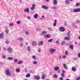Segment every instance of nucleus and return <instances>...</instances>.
I'll return each mask as SVG.
<instances>
[{"mask_svg":"<svg viewBox=\"0 0 80 80\" xmlns=\"http://www.w3.org/2000/svg\"><path fill=\"white\" fill-rule=\"evenodd\" d=\"M73 12H74V13H77V8L74 9L73 10Z\"/></svg>","mask_w":80,"mask_h":80,"instance_id":"23","label":"nucleus"},{"mask_svg":"<svg viewBox=\"0 0 80 80\" xmlns=\"http://www.w3.org/2000/svg\"><path fill=\"white\" fill-rule=\"evenodd\" d=\"M5 30L6 33L8 34L9 33V29H8V28L7 27H5Z\"/></svg>","mask_w":80,"mask_h":80,"instance_id":"8","label":"nucleus"},{"mask_svg":"<svg viewBox=\"0 0 80 80\" xmlns=\"http://www.w3.org/2000/svg\"><path fill=\"white\" fill-rule=\"evenodd\" d=\"M80 5V2H78L76 4V6H79V5Z\"/></svg>","mask_w":80,"mask_h":80,"instance_id":"39","label":"nucleus"},{"mask_svg":"<svg viewBox=\"0 0 80 80\" xmlns=\"http://www.w3.org/2000/svg\"><path fill=\"white\" fill-rule=\"evenodd\" d=\"M20 46L21 47H22L23 46V43L22 42H21V44H20Z\"/></svg>","mask_w":80,"mask_h":80,"instance_id":"38","label":"nucleus"},{"mask_svg":"<svg viewBox=\"0 0 80 80\" xmlns=\"http://www.w3.org/2000/svg\"><path fill=\"white\" fill-rule=\"evenodd\" d=\"M63 67L66 70H68V67H67V66H66V64H63Z\"/></svg>","mask_w":80,"mask_h":80,"instance_id":"17","label":"nucleus"},{"mask_svg":"<svg viewBox=\"0 0 80 80\" xmlns=\"http://www.w3.org/2000/svg\"><path fill=\"white\" fill-rule=\"evenodd\" d=\"M33 65H36V64H37V62L36 61H34L33 62Z\"/></svg>","mask_w":80,"mask_h":80,"instance_id":"36","label":"nucleus"},{"mask_svg":"<svg viewBox=\"0 0 80 80\" xmlns=\"http://www.w3.org/2000/svg\"><path fill=\"white\" fill-rule=\"evenodd\" d=\"M56 43L58 45L59 44V41H56Z\"/></svg>","mask_w":80,"mask_h":80,"instance_id":"50","label":"nucleus"},{"mask_svg":"<svg viewBox=\"0 0 80 80\" xmlns=\"http://www.w3.org/2000/svg\"><path fill=\"white\" fill-rule=\"evenodd\" d=\"M16 71L17 73H19L20 70V69H19V68H17L16 69Z\"/></svg>","mask_w":80,"mask_h":80,"instance_id":"28","label":"nucleus"},{"mask_svg":"<svg viewBox=\"0 0 80 80\" xmlns=\"http://www.w3.org/2000/svg\"><path fill=\"white\" fill-rule=\"evenodd\" d=\"M29 34V32H25L26 35H28Z\"/></svg>","mask_w":80,"mask_h":80,"instance_id":"60","label":"nucleus"},{"mask_svg":"<svg viewBox=\"0 0 80 80\" xmlns=\"http://www.w3.org/2000/svg\"><path fill=\"white\" fill-rule=\"evenodd\" d=\"M66 35L68 37H70V31H69L68 32L66 33Z\"/></svg>","mask_w":80,"mask_h":80,"instance_id":"16","label":"nucleus"},{"mask_svg":"<svg viewBox=\"0 0 80 80\" xmlns=\"http://www.w3.org/2000/svg\"><path fill=\"white\" fill-rule=\"evenodd\" d=\"M77 10L78 12H80V8H77Z\"/></svg>","mask_w":80,"mask_h":80,"instance_id":"47","label":"nucleus"},{"mask_svg":"<svg viewBox=\"0 0 80 80\" xmlns=\"http://www.w3.org/2000/svg\"><path fill=\"white\" fill-rule=\"evenodd\" d=\"M68 52L67 51H66L65 52V55H68Z\"/></svg>","mask_w":80,"mask_h":80,"instance_id":"43","label":"nucleus"},{"mask_svg":"<svg viewBox=\"0 0 80 80\" xmlns=\"http://www.w3.org/2000/svg\"><path fill=\"white\" fill-rule=\"evenodd\" d=\"M17 24H18V25L20 24V21H18L17 22Z\"/></svg>","mask_w":80,"mask_h":80,"instance_id":"56","label":"nucleus"},{"mask_svg":"<svg viewBox=\"0 0 80 80\" xmlns=\"http://www.w3.org/2000/svg\"><path fill=\"white\" fill-rule=\"evenodd\" d=\"M5 74L8 76H10L11 75V74L10 70L8 69H6L5 71Z\"/></svg>","mask_w":80,"mask_h":80,"instance_id":"1","label":"nucleus"},{"mask_svg":"<svg viewBox=\"0 0 80 80\" xmlns=\"http://www.w3.org/2000/svg\"><path fill=\"white\" fill-rule=\"evenodd\" d=\"M56 25H57V20H54V22L53 24V26H54V27H56Z\"/></svg>","mask_w":80,"mask_h":80,"instance_id":"21","label":"nucleus"},{"mask_svg":"<svg viewBox=\"0 0 80 80\" xmlns=\"http://www.w3.org/2000/svg\"><path fill=\"white\" fill-rule=\"evenodd\" d=\"M27 49L28 52H30V50H31V48H30V46L28 47Z\"/></svg>","mask_w":80,"mask_h":80,"instance_id":"29","label":"nucleus"},{"mask_svg":"<svg viewBox=\"0 0 80 80\" xmlns=\"http://www.w3.org/2000/svg\"><path fill=\"white\" fill-rule=\"evenodd\" d=\"M43 45V41H40L38 44V45L39 46H41V45Z\"/></svg>","mask_w":80,"mask_h":80,"instance_id":"9","label":"nucleus"},{"mask_svg":"<svg viewBox=\"0 0 80 80\" xmlns=\"http://www.w3.org/2000/svg\"><path fill=\"white\" fill-rule=\"evenodd\" d=\"M65 40H70V38L68 37H65L64 38Z\"/></svg>","mask_w":80,"mask_h":80,"instance_id":"19","label":"nucleus"},{"mask_svg":"<svg viewBox=\"0 0 80 80\" xmlns=\"http://www.w3.org/2000/svg\"><path fill=\"white\" fill-rule=\"evenodd\" d=\"M2 58L4 59H5V58H6V56L5 55L2 56Z\"/></svg>","mask_w":80,"mask_h":80,"instance_id":"54","label":"nucleus"},{"mask_svg":"<svg viewBox=\"0 0 80 80\" xmlns=\"http://www.w3.org/2000/svg\"><path fill=\"white\" fill-rule=\"evenodd\" d=\"M35 8H33V7H32L30 9L31 10H35Z\"/></svg>","mask_w":80,"mask_h":80,"instance_id":"44","label":"nucleus"},{"mask_svg":"<svg viewBox=\"0 0 80 80\" xmlns=\"http://www.w3.org/2000/svg\"><path fill=\"white\" fill-rule=\"evenodd\" d=\"M34 78L35 79V80H40V77L39 76H37L36 75L34 76Z\"/></svg>","mask_w":80,"mask_h":80,"instance_id":"5","label":"nucleus"},{"mask_svg":"<svg viewBox=\"0 0 80 80\" xmlns=\"http://www.w3.org/2000/svg\"><path fill=\"white\" fill-rule=\"evenodd\" d=\"M27 18L28 20H30V18L29 16L27 17Z\"/></svg>","mask_w":80,"mask_h":80,"instance_id":"64","label":"nucleus"},{"mask_svg":"<svg viewBox=\"0 0 80 80\" xmlns=\"http://www.w3.org/2000/svg\"><path fill=\"white\" fill-rule=\"evenodd\" d=\"M72 69L73 72H76V70H77V68H75L74 67H72Z\"/></svg>","mask_w":80,"mask_h":80,"instance_id":"15","label":"nucleus"},{"mask_svg":"<svg viewBox=\"0 0 80 80\" xmlns=\"http://www.w3.org/2000/svg\"><path fill=\"white\" fill-rule=\"evenodd\" d=\"M57 71V72H58V73H60L61 72V70H58V71Z\"/></svg>","mask_w":80,"mask_h":80,"instance_id":"42","label":"nucleus"},{"mask_svg":"<svg viewBox=\"0 0 80 80\" xmlns=\"http://www.w3.org/2000/svg\"><path fill=\"white\" fill-rule=\"evenodd\" d=\"M42 8H44V9H46V10H48L49 8V7L48 6H47L42 5Z\"/></svg>","mask_w":80,"mask_h":80,"instance_id":"4","label":"nucleus"},{"mask_svg":"<svg viewBox=\"0 0 80 80\" xmlns=\"http://www.w3.org/2000/svg\"><path fill=\"white\" fill-rule=\"evenodd\" d=\"M60 80H63V78L61 77L59 78Z\"/></svg>","mask_w":80,"mask_h":80,"instance_id":"58","label":"nucleus"},{"mask_svg":"<svg viewBox=\"0 0 80 80\" xmlns=\"http://www.w3.org/2000/svg\"><path fill=\"white\" fill-rule=\"evenodd\" d=\"M25 43L26 45H28V42H25Z\"/></svg>","mask_w":80,"mask_h":80,"instance_id":"62","label":"nucleus"},{"mask_svg":"<svg viewBox=\"0 0 80 80\" xmlns=\"http://www.w3.org/2000/svg\"><path fill=\"white\" fill-rule=\"evenodd\" d=\"M61 76L62 77H65V74L63 73H61Z\"/></svg>","mask_w":80,"mask_h":80,"instance_id":"40","label":"nucleus"},{"mask_svg":"<svg viewBox=\"0 0 80 80\" xmlns=\"http://www.w3.org/2000/svg\"><path fill=\"white\" fill-rule=\"evenodd\" d=\"M65 71L64 70H62V73L65 74Z\"/></svg>","mask_w":80,"mask_h":80,"instance_id":"61","label":"nucleus"},{"mask_svg":"<svg viewBox=\"0 0 80 80\" xmlns=\"http://www.w3.org/2000/svg\"><path fill=\"white\" fill-rule=\"evenodd\" d=\"M69 48L73 50V45L72 44L69 45Z\"/></svg>","mask_w":80,"mask_h":80,"instance_id":"22","label":"nucleus"},{"mask_svg":"<svg viewBox=\"0 0 80 80\" xmlns=\"http://www.w3.org/2000/svg\"><path fill=\"white\" fill-rule=\"evenodd\" d=\"M53 78H58V75L57 74H55L54 75H53Z\"/></svg>","mask_w":80,"mask_h":80,"instance_id":"24","label":"nucleus"},{"mask_svg":"<svg viewBox=\"0 0 80 80\" xmlns=\"http://www.w3.org/2000/svg\"><path fill=\"white\" fill-rule=\"evenodd\" d=\"M58 3V1H57V0H53V4H54V5H57Z\"/></svg>","mask_w":80,"mask_h":80,"instance_id":"10","label":"nucleus"},{"mask_svg":"<svg viewBox=\"0 0 80 80\" xmlns=\"http://www.w3.org/2000/svg\"><path fill=\"white\" fill-rule=\"evenodd\" d=\"M7 50L9 53H11L12 52H13V49L11 48H8Z\"/></svg>","mask_w":80,"mask_h":80,"instance_id":"2","label":"nucleus"},{"mask_svg":"<svg viewBox=\"0 0 80 80\" xmlns=\"http://www.w3.org/2000/svg\"><path fill=\"white\" fill-rule=\"evenodd\" d=\"M18 40H19V41H23L24 39L23 38H22L19 37L17 39Z\"/></svg>","mask_w":80,"mask_h":80,"instance_id":"12","label":"nucleus"},{"mask_svg":"<svg viewBox=\"0 0 80 80\" xmlns=\"http://www.w3.org/2000/svg\"><path fill=\"white\" fill-rule=\"evenodd\" d=\"M78 57L79 58L80 57V53H78Z\"/></svg>","mask_w":80,"mask_h":80,"instance_id":"63","label":"nucleus"},{"mask_svg":"<svg viewBox=\"0 0 80 80\" xmlns=\"http://www.w3.org/2000/svg\"><path fill=\"white\" fill-rule=\"evenodd\" d=\"M14 25V24L13 23L9 24L10 27H13Z\"/></svg>","mask_w":80,"mask_h":80,"instance_id":"34","label":"nucleus"},{"mask_svg":"<svg viewBox=\"0 0 80 80\" xmlns=\"http://www.w3.org/2000/svg\"><path fill=\"white\" fill-rule=\"evenodd\" d=\"M38 14H36L34 15V18L35 19H36L37 18H38Z\"/></svg>","mask_w":80,"mask_h":80,"instance_id":"20","label":"nucleus"},{"mask_svg":"<svg viewBox=\"0 0 80 80\" xmlns=\"http://www.w3.org/2000/svg\"><path fill=\"white\" fill-rule=\"evenodd\" d=\"M25 72H27V68H25Z\"/></svg>","mask_w":80,"mask_h":80,"instance_id":"59","label":"nucleus"},{"mask_svg":"<svg viewBox=\"0 0 80 80\" xmlns=\"http://www.w3.org/2000/svg\"><path fill=\"white\" fill-rule=\"evenodd\" d=\"M76 80H80V76H79L78 78H76Z\"/></svg>","mask_w":80,"mask_h":80,"instance_id":"53","label":"nucleus"},{"mask_svg":"<svg viewBox=\"0 0 80 80\" xmlns=\"http://www.w3.org/2000/svg\"><path fill=\"white\" fill-rule=\"evenodd\" d=\"M42 18H41V20H42V19H45V17L44 16H42Z\"/></svg>","mask_w":80,"mask_h":80,"instance_id":"51","label":"nucleus"},{"mask_svg":"<svg viewBox=\"0 0 80 80\" xmlns=\"http://www.w3.org/2000/svg\"><path fill=\"white\" fill-rule=\"evenodd\" d=\"M44 37L46 38H50L51 37V35L49 34H48L46 35V36H45Z\"/></svg>","mask_w":80,"mask_h":80,"instance_id":"13","label":"nucleus"},{"mask_svg":"<svg viewBox=\"0 0 80 80\" xmlns=\"http://www.w3.org/2000/svg\"><path fill=\"white\" fill-rule=\"evenodd\" d=\"M59 69H60V68H59V67L57 66L54 67V70L55 71H58V70Z\"/></svg>","mask_w":80,"mask_h":80,"instance_id":"11","label":"nucleus"},{"mask_svg":"<svg viewBox=\"0 0 80 80\" xmlns=\"http://www.w3.org/2000/svg\"><path fill=\"white\" fill-rule=\"evenodd\" d=\"M13 59V58L12 57H8V58H7V60H12Z\"/></svg>","mask_w":80,"mask_h":80,"instance_id":"18","label":"nucleus"},{"mask_svg":"<svg viewBox=\"0 0 80 80\" xmlns=\"http://www.w3.org/2000/svg\"><path fill=\"white\" fill-rule=\"evenodd\" d=\"M59 30L60 31H61V32H64L65 30V28L63 27H60L59 28Z\"/></svg>","mask_w":80,"mask_h":80,"instance_id":"6","label":"nucleus"},{"mask_svg":"<svg viewBox=\"0 0 80 80\" xmlns=\"http://www.w3.org/2000/svg\"><path fill=\"white\" fill-rule=\"evenodd\" d=\"M49 50L50 52H51V54H52L53 53V52H55L56 51V49H53V48H52L51 49H50Z\"/></svg>","mask_w":80,"mask_h":80,"instance_id":"3","label":"nucleus"},{"mask_svg":"<svg viewBox=\"0 0 80 80\" xmlns=\"http://www.w3.org/2000/svg\"><path fill=\"white\" fill-rule=\"evenodd\" d=\"M18 59H15L14 60V62H18Z\"/></svg>","mask_w":80,"mask_h":80,"instance_id":"41","label":"nucleus"},{"mask_svg":"<svg viewBox=\"0 0 80 80\" xmlns=\"http://www.w3.org/2000/svg\"><path fill=\"white\" fill-rule=\"evenodd\" d=\"M9 43H10V41H9L7 39L6 40V44H7V45H8V44H9Z\"/></svg>","mask_w":80,"mask_h":80,"instance_id":"27","label":"nucleus"},{"mask_svg":"<svg viewBox=\"0 0 80 80\" xmlns=\"http://www.w3.org/2000/svg\"><path fill=\"white\" fill-rule=\"evenodd\" d=\"M61 58H62V56H59V60H61Z\"/></svg>","mask_w":80,"mask_h":80,"instance_id":"57","label":"nucleus"},{"mask_svg":"<svg viewBox=\"0 0 80 80\" xmlns=\"http://www.w3.org/2000/svg\"><path fill=\"white\" fill-rule=\"evenodd\" d=\"M22 63V61H20L18 62V64H21V63Z\"/></svg>","mask_w":80,"mask_h":80,"instance_id":"49","label":"nucleus"},{"mask_svg":"<svg viewBox=\"0 0 80 80\" xmlns=\"http://www.w3.org/2000/svg\"><path fill=\"white\" fill-rule=\"evenodd\" d=\"M38 52H41V49H40V48H38Z\"/></svg>","mask_w":80,"mask_h":80,"instance_id":"55","label":"nucleus"},{"mask_svg":"<svg viewBox=\"0 0 80 80\" xmlns=\"http://www.w3.org/2000/svg\"><path fill=\"white\" fill-rule=\"evenodd\" d=\"M48 29L49 31H51V32H52L53 31V29H52V28H50V27H49L48 28Z\"/></svg>","mask_w":80,"mask_h":80,"instance_id":"32","label":"nucleus"},{"mask_svg":"<svg viewBox=\"0 0 80 80\" xmlns=\"http://www.w3.org/2000/svg\"><path fill=\"white\" fill-rule=\"evenodd\" d=\"M45 74H44L42 75V79H45Z\"/></svg>","mask_w":80,"mask_h":80,"instance_id":"35","label":"nucleus"},{"mask_svg":"<svg viewBox=\"0 0 80 80\" xmlns=\"http://www.w3.org/2000/svg\"><path fill=\"white\" fill-rule=\"evenodd\" d=\"M65 3L66 4H68L69 3V1L68 0H66Z\"/></svg>","mask_w":80,"mask_h":80,"instance_id":"37","label":"nucleus"},{"mask_svg":"<svg viewBox=\"0 0 80 80\" xmlns=\"http://www.w3.org/2000/svg\"><path fill=\"white\" fill-rule=\"evenodd\" d=\"M65 44V41H63L61 43V45H64Z\"/></svg>","mask_w":80,"mask_h":80,"instance_id":"30","label":"nucleus"},{"mask_svg":"<svg viewBox=\"0 0 80 80\" xmlns=\"http://www.w3.org/2000/svg\"><path fill=\"white\" fill-rule=\"evenodd\" d=\"M32 7H33L35 8V7H36L35 5L34 4H33L32 5Z\"/></svg>","mask_w":80,"mask_h":80,"instance_id":"52","label":"nucleus"},{"mask_svg":"<svg viewBox=\"0 0 80 80\" xmlns=\"http://www.w3.org/2000/svg\"><path fill=\"white\" fill-rule=\"evenodd\" d=\"M53 39H49L48 40V42H52V41H53Z\"/></svg>","mask_w":80,"mask_h":80,"instance_id":"33","label":"nucleus"},{"mask_svg":"<svg viewBox=\"0 0 80 80\" xmlns=\"http://www.w3.org/2000/svg\"><path fill=\"white\" fill-rule=\"evenodd\" d=\"M32 45L33 46H35L37 45V42H36L35 41H33L32 42Z\"/></svg>","mask_w":80,"mask_h":80,"instance_id":"26","label":"nucleus"},{"mask_svg":"<svg viewBox=\"0 0 80 80\" xmlns=\"http://www.w3.org/2000/svg\"><path fill=\"white\" fill-rule=\"evenodd\" d=\"M3 34L1 33L0 34V38H3Z\"/></svg>","mask_w":80,"mask_h":80,"instance_id":"31","label":"nucleus"},{"mask_svg":"<svg viewBox=\"0 0 80 80\" xmlns=\"http://www.w3.org/2000/svg\"><path fill=\"white\" fill-rule=\"evenodd\" d=\"M24 11L25 12H27V13H29V12H30V10L29 9V8H25L24 9Z\"/></svg>","mask_w":80,"mask_h":80,"instance_id":"7","label":"nucleus"},{"mask_svg":"<svg viewBox=\"0 0 80 80\" xmlns=\"http://www.w3.org/2000/svg\"><path fill=\"white\" fill-rule=\"evenodd\" d=\"M62 57L63 58H66L67 56H65V55H63L62 56Z\"/></svg>","mask_w":80,"mask_h":80,"instance_id":"46","label":"nucleus"},{"mask_svg":"<svg viewBox=\"0 0 80 80\" xmlns=\"http://www.w3.org/2000/svg\"><path fill=\"white\" fill-rule=\"evenodd\" d=\"M47 33V31H43L42 33V35H46Z\"/></svg>","mask_w":80,"mask_h":80,"instance_id":"14","label":"nucleus"},{"mask_svg":"<svg viewBox=\"0 0 80 80\" xmlns=\"http://www.w3.org/2000/svg\"><path fill=\"white\" fill-rule=\"evenodd\" d=\"M30 77V73H28L26 74V78H29Z\"/></svg>","mask_w":80,"mask_h":80,"instance_id":"25","label":"nucleus"},{"mask_svg":"<svg viewBox=\"0 0 80 80\" xmlns=\"http://www.w3.org/2000/svg\"><path fill=\"white\" fill-rule=\"evenodd\" d=\"M32 58H33V59H34L35 60H36V57L35 56H32Z\"/></svg>","mask_w":80,"mask_h":80,"instance_id":"45","label":"nucleus"},{"mask_svg":"<svg viewBox=\"0 0 80 80\" xmlns=\"http://www.w3.org/2000/svg\"><path fill=\"white\" fill-rule=\"evenodd\" d=\"M51 8L52 9H53L54 10H55V9H56V7H51Z\"/></svg>","mask_w":80,"mask_h":80,"instance_id":"48","label":"nucleus"}]
</instances>
